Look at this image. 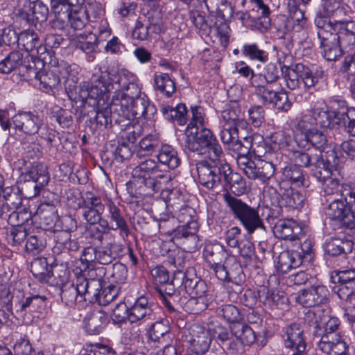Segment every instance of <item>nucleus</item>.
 <instances>
[{"mask_svg":"<svg viewBox=\"0 0 355 355\" xmlns=\"http://www.w3.org/2000/svg\"><path fill=\"white\" fill-rule=\"evenodd\" d=\"M122 71L100 67L90 78L89 83L79 89V96L83 102L89 105L105 104L110 94L119 90Z\"/></svg>","mask_w":355,"mask_h":355,"instance_id":"f257e3e1","label":"nucleus"},{"mask_svg":"<svg viewBox=\"0 0 355 355\" xmlns=\"http://www.w3.org/2000/svg\"><path fill=\"white\" fill-rule=\"evenodd\" d=\"M167 173L155 159H146L132 168V180L128 182V189L135 186L139 195H152L160 189L158 179H167Z\"/></svg>","mask_w":355,"mask_h":355,"instance_id":"f03ea898","label":"nucleus"},{"mask_svg":"<svg viewBox=\"0 0 355 355\" xmlns=\"http://www.w3.org/2000/svg\"><path fill=\"white\" fill-rule=\"evenodd\" d=\"M223 199L234 218L240 221L248 234H253L257 230L266 232L257 208L250 207L228 191L223 194Z\"/></svg>","mask_w":355,"mask_h":355,"instance_id":"7ed1b4c3","label":"nucleus"},{"mask_svg":"<svg viewBox=\"0 0 355 355\" xmlns=\"http://www.w3.org/2000/svg\"><path fill=\"white\" fill-rule=\"evenodd\" d=\"M84 0H51V7L58 16L53 21V27L63 29L65 27L64 19H67L71 27L74 30H82L85 26V17L80 11Z\"/></svg>","mask_w":355,"mask_h":355,"instance_id":"20e7f679","label":"nucleus"},{"mask_svg":"<svg viewBox=\"0 0 355 355\" xmlns=\"http://www.w3.org/2000/svg\"><path fill=\"white\" fill-rule=\"evenodd\" d=\"M223 157H209L196 163L198 181L202 186L214 189L222 184L225 173L229 171V164Z\"/></svg>","mask_w":355,"mask_h":355,"instance_id":"39448f33","label":"nucleus"},{"mask_svg":"<svg viewBox=\"0 0 355 355\" xmlns=\"http://www.w3.org/2000/svg\"><path fill=\"white\" fill-rule=\"evenodd\" d=\"M187 138L184 146L189 150L198 155H207L209 157H223L220 145L211 130L202 128L195 132L186 130Z\"/></svg>","mask_w":355,"mask_h":355,"instance_id":"423d86ee","label":"nucleus"},{"mask_svg":"<svg viewBox=\"0 0 355 355\" xmlns=\"http://www.w3.org/2000/svg\"><path fill=\"white\" fill-rule=\"evenodd\" d=\"M355 191V187H350L348 192L343 196L345 200L335 199L331 202L327 210V215L331 220L338 221L340 227L343 230H352L355 228V209L351 206L350 200H353L352 196Z\"/></svg>","mask_w":355,"mask_h":355,"instance_id":"0eeeda50","label":"nucleus"},{"mask_svg":"<svg viewBox=\"0 0 355 355\" xmlns=\"http://www.w3.org/2000/svg\"><path fill=\"white\" fill-rule=\"evenodd\" d=\"M164 31L162 12L157 8L150 9L144 19L139 17L132 31V37L139 41H148L155 38Z\"/></svg>","mask_w":355,"mask_h":355,"instance_id":"6e6552de","label":"nucleus"},{"mask_svg":"<svg viewBox=\"0 0 355 355\" xmlns=\"http://www.w3.org/2000/svg\"><path fill=\"white\" fill-rule=\"evenodd\" d=\"M305 322L313 327V340L316 342L320 338L327 336L329 339L337 338L334 332L340 325L338 318L329 317L324 310L316 309L309 310L304 318Z\"/></svg>","mask_w":355,"mask_h":355,"instance_id":"1a4fd4ad","label":"nucleus"},{"mask_svg":"<svg viewBox=\"0 0 355 355\" xmlns=\"http://www.w3.org/2000/svg\"><path fill=\"white\" fill-rule=\"evenodd\" d=\"M182 277L183 271L177 270L173 272L171 280L156 287L166 311L174 317L178 314V306H181L180 290L182 288Z\"/></svg>","mask_w":355,"mask_h":355,"instance_id":"9d476101","label":"nucleus"},{"mask_svg":"<svg viewBox=\"0 0 355 355\" xmlns=\"http://www.w3.org/2000/svg\"><path fill=\"white\" fill-rule=\"evenodd\" d=\"M352 8L340 0H322L321 8L317 12L315 24L318 28L331 29L332 22L328 20L332 17L334 21L349 16Z\"/></svg>","mask_w":355,"mask_h":355,"instance_id":"9b49d317","label":"nucleus"},{"mask_svg":"<svg viewBox=\"0 0 355 355\" xmlns=\"http://www.w3.org/2000/svg\"><path fill=\"white\" fill-rule=\"evenodd\" d=\"M133 76L130 73L122 71L119 90L113 95L112 101L114 107H128V104L133 102L140 96V88L133 83Z\"/></svg>","mask_w":355,"mask_h":355,"instance_id":"f8f14e48","label":"nucleus"},{"mask_svg":"<svg viewBox=\"0 0 355 355\" xmlns=\"http://www.w3.org/2000/svg\"><path fill=\"white\" fill-rule=\"evenodd\" d=\"M329 28H319L318 36L320 40L321 54L327 61H336L343 53L340 47L342 41L336 33Z\"/></svg>","mask_w":355,"mask_h":355,"instance_id":"ddd939ff","label":"nucleus"},{"mask_svg":"<svg viewBox=\"0 0 355 355\" xmlns=\"http://www.w3.org/2000/svg\"><path fill=\"white\" fill-rule=\"evenodd\" d=\"M46 300L45 296L39 295H31L24 298L15 305L17 317L21 318L25 323L31 322L33 315L40 313L45 307Z\"/></svg>","mask_w":355,"mask_h":355,"instance_id":"4468645a","label":"nucleus"},{"mask_svg":"<svg viewBox=\"0 0 355 355\" xmlns=\"http://www.w3.org/2000/svg\"><path fill=\"white\" fill-rule=\"evenodd\" d=\"M271 216L268 218L270 223H274L273 233L280 239L295 241L303 234L302 227L293 219H279L274 222L279 214H275V210L271 211Z\"/></svg>","mask_w":355,"mask_h":355,"instance_id":"2eb2a0df","label":"nucleus"},{"mask_svg":"<svg viewBox=\"0 0 355 355\" xmlns=\"http://www.w3.org/2000/svg\"><path fill=\"white\" fill-rule=\"evenodd\" d=\"M185 334L186 341L189 344V348L197 355L205 354L209 349L211 338L202 327L199 324H192Z\"/></svg>","mask_w":355,"mask_h":355,"instance_id":"dca6fc26","label":"nucleus"},{"mask_svg":"<svg viewBox=\"0 0 355 355\" xmlns=\"http://www.w3.org/2000/svg\"><path fill=\"white\" fill-rule=\"evenodd\" d=\"M16 130L28 135L39 132L44 125L43 117L33 112H19L12 118Z\"/></svg>","mask_w":355,"mask_h":355,"instance_id":"f3484780","label":"nucleus"},{"mask_svg":"<svg viewBox=\"0 0 355 355\" xmlns=\"http://www.w3.org/2000/svg\"><path fill=\"white\" fill-rule=\"evenodd\" d=\"M155 304L147 296L137 297L129 309L128 319L131 323L139 324L155 319Z\"/></svg>","mask_w":355,"mask_h":355,"instance_id":"a211bd4d","label":"nucleus"},{"mask_svg":"<svg viewBox=\"0 0 355 355\" xmlns=\"http://www.w3.org/2000/svg\"><path fill=\"white\" fill-rule=\"evenodd\" d=\"M328 295L329 291L326 286L316 284L300 290L296 301L304 307H314L325 303Z\"/></svg>","mask_w":355,"mask_h":355,"instance_id":"6ab92c4d","label":"nucleus"},{"mask_svg":"<svg viewBox=\"0 0 355 355\" xmlns=\"http://www.w3.org/2000/svg\"><path fill=\"white\" fill-rule=\"evenodd\" d=\"M216 277L221 281L232 282L241 285L245 280V275L240 263L234 256H231L216 270Z\"/></svg>","mask_w":355,"mask_h":355,"instance_id":"aec40b11","label":"nucleus"},{"mask_svg":"<svg viewBox=\"0 0 355 355\" xmlns=\"http://www.w3.org/2000/svg\"><path fill=\"white\" fill-rule=\"evenodd\" d=\"M316 157L310 168L311 175L320 182L332 173V168L338 165V158L334 150L327 151L325 159L321 153H318Z\"/></svg>","mask_w":355,"mask_h":355,"instance_id":"412c9836","label":"nucleus"},{"mask_svg":"<svg viewBox=\"0 0 355 355\" xmlns=\"http://www.w3.org/2000/svg\"><path fill=\"white\" fill-rule=\"evenodd\" d=\"M282 338L286 348L298 349L300 352L306 349L304 329L298 322H293L288 325L284 329Z\"/></svg>","mask_w":355,"mask_h":355,"instance_id":"4be33fe9","label":"nucleus"},{"mask_svg":"<svg viewBox=\"0 0 355 355\" xmlns=\"http://www.w3.org/2000/svg\"><path fill=\"white\" fill-rule=\"evenodd\" d=\"M203 257L214 273L231 257L228 250L220 243H208L203 250Z\"/></svg>","mask_w":355,"mask_h":355,"instance_id":"5701e85b","label":"nucleus"},{"mask_svg":"<svg viewBox=\"0 0 355 355\" xmlns=\"http://www.w3.org/2000/svg\"><path fill=\"white\" fill-rule=\"evenodd\" d=\"M341 110H337L334 107L328 110H324L320 107L311 109V113L313 114V121L315 125L322 128H334L340 124V119L343 114H341Z\"/></svg>","mask_w":355,"mask_h":355,"instance_id":"b1692460","label":"nucleus"},{"mask_svg":"<svg viewBox=\"0 0 355 355\" xmlns=\"http://www.w3.org/2000/svg\"><path fill=\"white\" fill-rule=\"evenodd\" d=\"M25 175L28 178L27 181L33 184L34 196L39 195L40 190L48 184L49 180L47 166L43 163H33L26 171Z\"/></svg>","mask_w":355,"mask_h":355,"instance_id":"393cba45","label":"nucleus"},{"mask_svg":"<svg viewBox=\"0 0 355 355\" xmlns=\"http://www.w3.org/2000/svg\"><path fill=\"white\" fill-rule=\"evenodd\" d=\"M257 294L259 302L272 309L284 310L288 308V297L282 292L270 291L267 286H261Z\"/></svg>","mask_w":355,"mask_h":355,"instance_id":"a878e982","label":"nucleus"},{"mask_svg":"<svg viewBox=\"0 0 355 355\" xmlns=\"http://www.w3.org/2000/svg\"><path fill=\"white\" fill-rule=\"evenodd\" d=\"M62 221L68 224V226L67 227V231L60 232L56 235V244L55 245V248L76 252L80 248L79 243L76 239H71L68 232H72L77 229V222L71 216L63 217Z\"/></svg>","mask_w":355,"mask_h":355,"instance_id":"bb28decb","label":"nucleus"},{"mask_svg":"<svg viewBox=\"0 0 355 355\" xmlns=\"http://www.w3.org/2000/svg\"><path fill=\"white\" fill-rule=\"evenodd\" d=\"M147 101L145 97L141 96L128 103L127 107H114V111L117 112L119 117V119H116L115 121L120 123L123 121H130L133 119L141 118L144 114Z\"/></svg>","mask_w":355,"mask_h":355,"instance_id":"cd10ccee","label":"nucleus"},{"mask_svg":"<svg viewBox=\"0 0 355 355\" xmlns=\"http://www.w3.org/2000/svg\"><path fill=\"white\" fill-rule=\"evenodd\" d=\"M49 8L40 1H28L24 5L21 17L31 25L44 22L47 19Z\"/></svg>","mask_w":355,"mask_h":355,"instance_id":"c85d7f7f","label":"nucleus"},{"mask_svg":"<svg viewBox=\"0 0 355 355\" xmlns=\"http://www.w3.org/2000/svg\"><path fill=\"white\" fill-rule=\"evenodd\" d=\"M318 348L327 355H348L349 347L340 337L329 339L323 336L316 340Z\"/></svg>","mask_w":355,"mask_h":355,"instance_id":"c756f323","label":"nucleus"},{"mask_svg":"<svg viewBox=\"0 0 355 355\" xmlns=\"http://www.w3.org/2000/svg\"><path fill=\"white\" fill-rule=\"evenodd\" d=\"M353 248L354 243L345 236L330 238L323 244L325 254L330 257L347 255L352 252Z\"/></svg>","mask_w":355,"mask_h":355,"instance_id":"7c9ffc66","label":"nucleus"},{"mask_svg":"<svg viewBox=\"0 0 355 355\" xmlns=\"http://www.w3.org/2000/svg\"><path fill=\"white\" fill-rule=\"evenodd\" d=\"M295 141L300 148L309 150V146H311L320 152L327 143L326 135L317 129L308 132L306 135H296Z\"/></svg>","mask_w":355,"mask_h":355,"instance_id":"2f4dec72","label":"nucleus"},{"mask_svg":"<svg viewBox=\"0 0 355 355\" xmlns=\"http://www.w3.org/2000/svg\"><path fill=\"white\" fill-rule=\"evenodd\" d=\"M124 248L116 242H110L106 245L96 247L97 263L107 265L123 255Z\"/></svg>","mask_w":355,"mask_h":355,"instance_id":"473e14b6","label":"nucleus"},{"mask_svg":"<svg viewBox=\"0 0 355 355\" xmlns=\"http://www.w3.org/2000/svg\"><path fill=\"white\" fill-rule=\"evenodd\" d=\"M286 182L297 187H305L306 181L304 171L295 164H288L282 169V180L279 187L282 191Z\"/></svg>","mask_w":355,"mask_h":355,"instance_id":"72a5a7b5","label":"nucleus"},{"mask_svg":"<svg viewBox=\"0 0 355 355\" xmlns=\"http://www.w3.org/2000/svg\"><path fill=\"white\" fill-rule=\"evenodd\" d=\"M79 282V291H80V300L92 302L93 300L98 301L102 288L101 279H92L88 280L83 277H78Z\"/></svg>","mask_w":355,"mask_h":355,"instance_id":"f704fd0d","label":"nucleus"},{"mask_svg":"<svg viewBox=\"0 0 355 355\" xmlns=\"http://www.w3.org/2000/svg\"><path fill=\"white\" fill-rule=\"evenodd\" d=\"M297 72L300 75L301 84L306 89L313 87L323 78L324 71L322 67H310L303 63H297Z\"/></svg>","mask_w":355,"mask_h":355,"instance_id":"c9c22d12","label":"nucleus"},{"mask_svg":"<svg viewBox=\"0 0 355 355\" xmlns=\"http://www.w3.org/2000/svg\"><path fill=\"white\" fill-rule=\"evenodd\" d=\"M106 207L108 211L107 218L115 230H119L122 236H128L130 234V230L119 206L113 201L109 200Z\"/></svg>","mask_w":355,"mask_h":355,"instance_id":"e433bc0d","label":"nucleus"},{"mask_svg":"<svg viewBox=\"0 0 355 355\" xmlns=\"http://www.w3.org/2000/svg\"><path fill=\"white\" fill-rule=\"evenodd\" d=\"M98 44V37L92 33L80 34L73 41L75 48L88 55L87 60L89 62L94 61L95 58L94 53L96 52Z\"/></svg>","mask_w":355,"mask_h":355,"instance_id":"4c0bfd02","label":"nucleus"},{"mask_svg":"<svg viewBox=\"0 0 355 355\" xmlns=\"http://www.w3.org/2000/svg\"><path fill=\"white\" fill-rule=\"evenodd\" d=\"M108 323L107 315L101 310L94 311L85 318V329L89 334H99Z\"/></svg>","mask_w":355,"mask_h":355,"instance_id":"58836bf2","label":"nucleus"},{"mask_svg":"<svg viewBox=\"0 0 355 355\" xmlns=\"http://www.w3.org/2000/svg\"><path fill=\"white\" fill-rule=\"evenodd\" d=\"M202 2L210 14L220 19L229 20L233 16V6L228 0H202Z\"/></svg>","mask_w":355,"mask_h":355,"instance_id":"ea45409f","label":"nucleus"},{"mask_svg":"<svg viewBox=\"0 0 355 355\" xmlns=\"http://www.w3.org/2000/svg\"><path fill=\"white\" fill-rule=\"evenodd\" d=\"M302 263V256L297 251H283L278 257L277 270L282 274H286L291 269L299 267Z\"/></svg>","mask_w":355,"mask_h":355,"instance_id":"a19ab883","label":"nucleus"},{"mask_svg":"<svg viewBox=\"0 0 355 355\" xmlns=\"http://www.w3.org/2000/svg\"><path fill=\"white\" fill-rule=\"evenodd\" d=\"M31 272L42 283H51L53 275L52 266L44 257L35 258L31 261Z\"/></svg>","mask_w":355,"mask_h":355,"instance_id":"79ce46f5","label":"nucleus"},{"mask_svg":"<svg viewBox=\"0 0 355 355\" xmlns=\"http://www.w3.org/2000/svg\"><path fill=\"white\" fill-rule=\"evenodd\" d=\"M19 46H22L26 51H36L37 54H42L45 47L42 46L38 34L33 30H26L20 33Z\"/></svg>","mask_w":355,"mask_h":355,"instance_id":"37998d69","label":"nucleus"},{"mask_svg":"<svg viewBox=\"0 0 355 355\" xmlns=\"http://www.w3.org/2000/svg\"><path fill=\"white\" fill-rule=\"evenodd\" d=\"M44 65L42 58L34 54L27 55L23 59V64L21 67L24 69L21 71L23 76L33 81L43 70Z\"/></svg>","mask_w":355,"mask_h":355,"instance_id":"c03bdc74","label":"nucleus"},{"mask_svg":"<svg viewBox=\"0 0 355 355\" xmlns=\"http://www.w3.org/2000/svg\"><path fill=\"white\" fill-rule=\"evenodd\" d=\"M105 104H100L96 105H91L94 107L93 112L92 114L94 113V116H90V122L93 123H96V128H106L109 123H112V119L114 118V115L112 114V112H116L114 111V107L113 106V101H112L110 103V107H103L100 109V106H103Z\"/></svg>","mask_w":355,"mask_h":355,"instance_id":"a18cd8bd","label":"nucleus"},{"mask_svg":"<svg viewBox=\"0 0 355 355\" xmlns=\"http://www.w3.org/2000/svg\"><path fill=\"white\" fill-rule=\"evenodd\" d=\"M281 192V205L282 207H288L293 209H300L304 202V197L298 191L288 187H283Z\"/></svg>","mask_w":355,"mask_h":355,"instance_id":"49530a36","label":"nucleus"},{"mask_svg":"<svg viewBox=\"0 0 355 355\" xmlns=\"http://www.w3.org/2000/svg\"><path fill=\"white\" fill-rule=\"evenodd\" d=\"M225 185L235 195L240 196L245 193L247 191L245 180L241 174L233 172L229 166V171L225 173L223 179Z\"/></svg>","mask_w":355,"mask_h":355,"instance_id":"de8ad7c7","label":"nucleus"},{"mask_svg":"<svg viewBox=\"0 0 355 355\" xmlns=\"http://www.w3.org/2000/svg\"><path fill=\"white\" fill-rule=\"evenodd\" d=\"M331 30L343 41L347 39L355 40V21L346 17L332 22Z\"/></svg>","mask_w":355,"mask_h":355,"instance_id":"09e8293b","label":"nucleus"},{"mask_svg":"<svg viewBox=\"0 0 355 355\" xmlns=\"http://www.w3.org/2000/svg\"><path fill=\"white\" fill-rule=\"evenodd\" d=\"M230 332L244 345H250L256 340L254 331L248 324L242 322L230 325Z\"/></svg>","mask_w":355,"mask_h":355,"instance_id":"8fccbe9b","label":"nucleus"},{"mask_svg":"<svg viewBox=\"0 0 355 355\" xmlns=\"http://www.w3.org/2000/svg\"><path fill=\"white\" fill-rule=\"evenodd\" d=\"M332 103H336L342 110L341 114L343 116L340 119V123H343L345 131L350 136L355 137V109L347 107L346 101L343 100H334Z\"/></svg>","mask_w":355,"mask_h":355,"instance_id":"3c124183","label":"nucleus"},{"mask_svg":"<svg viewBox=\"0 0 355 355\" xmlns=\"http://www.w3.org/2000/svg\"><path fill=\"white\" fill-rule=\"evenodd\" d=\"M171 327L167 320H161L153 323L148 333L149 338L155 342L166 345L169 339Z\"/></svg>","mask_w":355,"mask_h":355,"instance_id":"603ef678","label":"nucleus"},{"mask_svg":"<svg viewBox=\"0 0 355 355\" xmlns=\"http://www.w3.org/2000/svg\"><path fill=\"white\" fill-rule=\"evenodd\" d=\"M162 112L166 120L176 121L178 125H183L187 121V110L183 103H179L176 107L163 105Z\"/></svg>","mask_w":355,"mask_h":355,"instance_id":"864d4df0","label":"nucleus"},{"mask_svg":"<svg viewBox=\"0 0 355 355\" xmlns=\"http://www.w3.org/2000/svg\"><path fill=\"white\" fill-rule=\"evenodd\" d=\"M157 158L159 165L167 166L168 168L174 169L180 164V159L177 150L170 145H163L159 150Z\"/></svg>","mask_w":355,"mask_h":355,"instance_id":"5fc2aeb1","label":"nucleus"},{"mask_svg":"<svg viewBox=\"0 0 355 355\" xmlns=\"http://www.w3.org/2000/svg\"><path fill=\"white\" fill-rule=\"evenodd\" d=\"M23 54L18 51H11L4 59L0 61V73L9 74L23 64Z\"/></svg>","mask_w":355,"mask_h":355,"instance_id":"6e6d98bb","label":"nucleus"},{"mask_svg":"<svg viewBox=\"0 0 355 355\" xmlns=\"http://www.w3.org/2000/svg\"><path fill=\"white\" fill-rule=\"evenodd\" d=\"M60 297L62 302L68 306H73L77 300L80 302V291H79V282L78 277L76 282L63 285L61 288Z\"/></svg>","mask_w":355,"mask_h":355,"instance_id":"4d7b16f0","label":"nucleus"},{"mask_svg":"<svg viewBox=\"0 0 355 355\" xmlns=\"http://www.w3.org/2000/svg\"><path fill=\"white\" fill-rule=\"evenodd\" d=\"M223 125L237 127L243 121L241 118V110L237 103L228 105L221 112Z\"/></svg>","mask_w":355,"mask_h":355,"instance_id":"13d9d810","label":"nucleus"},{"mask_svg":"<svg viewBox=\"0 0 355 355\" xmlns=\"http://www.w3.org/2000/svg\"><path fill=\"white\" fill-rule=\"evenodd\" d=\"M155 89L160 91L167 97H171L176 91L175 81L168 73H162L154 76Z\"/></svg>","mask_w":355,"mask_h":355,"instance_id":"bf43d9fd","label":"nucleus"},{"mask_svg":"<svg viewBox=\"0 0 355 355\" xmlns=\"http://www.w3.org/2000/svg\"><path fill=\"white\" fill-rule=\"evenodd\" d=\"M34 81L35 85L49 92L59 85L60 78L53 71H46L43 69Z\"/></svg>","mask_w":355,"mask_h":355,"instance_id":"052dcab7","label":"nucleus"},{"mask_svg":"<svg viewBox=\"0 0 355 355\" xmlns=\"http://www.w3.org/2000/svg\"><path fill=\"white\" fill-rule=\"evenodd\" d=\"M252 8L250 10H254V13L259 15V11L261 12L262 16L259 15L258 24L259 27L263 29L270 28L271 23L270 19V10L269 7L264 3L263 0H250Z\"/></svg>","mask_w":355,"mask_h":355,"instance_id":"680f3d73","label":"nucleus"},{"mask_svg":"<svg viewBox=\"0 0 355 355\" xmlns=\"http://www.w3.org/2000/svg\"><path fill=\"white\" fill-rule=\"evenodd\" d=\"M318 153L312 154L309 152L303 150H293L291 151V160L294 163L293 164L302 168H311L313 162H315Z\"/></svg>","mask_w":355,"mask_h":355,"instance_id":"e2e57ef3","label":"nucleus"},{"mask_svg":"<svg viewBox=\"0 0 355 355\" xmlns=\"http://www.w3.org/2000/svg\"><path fill=\"white\" fill-rule=\"evenodd\" d=\"M267 139L271 149L273 150L289 147L293 141L292 137L284 131L272 133Z\"/></svg>","mask_w":355,"mask_h":355,"instance_id":"0e129e2a","label":"nucleus"},{"mask_svg":"<svg viewBox=\"0 0 355 355\" xmlns=\"http://www.w3.org/2000/svg\"><path fill=\"white\" fill-rule=\"evenodd\" d=\"M28 233L22 226L12 227L6 233V239L8 243L14 248L18 249L21 246L24 241L27 239Z\"/></svg>","mask_w":355,"mask_h":355,"instance_id":"69168bd1","label":"nucleus"},{"mask_svg":"<svg viewBox=\"0 0 355 355\" xmlns=\"http://www.w3.org/2000/svg\"><path fill=\"white\" fill-rule=\"evenodd\" d=\"M254 140H256V137L253 135L245 137L239 135L234 144L232 145L231 150L242 155H250Z\"/></svg>","mask_w":355,"mask_h":355,"instance_id":"338daca9","label":"nucleus"},{"mask_svg":"<svg viewBox=\"0 0 355 355\" xmlns=\"http://www.w3.org/2000/svg\"><path fill=\"white\" fill-rule=\"evenodd\" d=\"M242 53L250 60H258L261 62H266L268 59V53L261 49L257 44L243 45Z\"/></svg>","mask_w":355,"mask_h":355,"instance_id":"774afa93","label":"nucleus"}]
</instances>
